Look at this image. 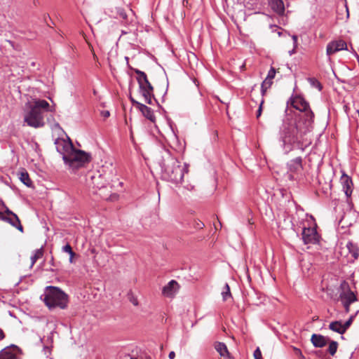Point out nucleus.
Here are the masks:
<instances>
[{
	"mask_svg": "<svg viewBox=\"0 0 359 359\" xmlns=\"http://www.w3.org/2000/svg\"><path fill=\"white\" fill-rule=\"evenodd\" d=\"M313 118V112H309L305 120L287 118L283 121L280 128L279 140L285 152L290 151L294 146L302 150L309 146L311 141L306 135L312 128Z\"/></svg>",
	"mask_w": 359,
	"mask_h": 359,
	"instance_id": "obj_1",
	"label": "nucleus"
},
{
	"mask_svg": "<svg viewBox=\"0 0 359 359\" xmlns=\"http://www.w3.org/2000/svg\"><path fill=\"white\" fill-rule=\"evenodd\" d=\"M161 166L162 178L175 184H180L183 180L184 173L188 172L187 165H181L177 159L168 152L163 156Z\"/></svg>",
	"mask_w": 359,
	"mask_h": 359,
	"instance_id": "obj_2",
	"label": "nucleus"
},
{
	"mask_svg": "<svg viewBox=\"0 0 359 359\" xmlns=\"http://www.w3.org/2000/svg\"><path fill=\"white\" fill-rule=\"evenodd\" d=\"M50 105L45 100H34L29 111L24 116V121L30 127L41 128L45 125L43 112L49 111Z\"/></svg>",
	"mask_w": 359,
	"mask_h": 359,
	"instance_id": "obj_3",
	"label": "nucleus"
},
{
	"mask_svg": "<svg viewBox=\"0 0 359 359\" xmlns=\"http://www.w3.org/2000/svg\"><path fill=\"white\" fill-rule=\"evenodd\" d=\"M41 298L49 309H65L69 303L68 295L60 288L55 286H47Z\"/></svg>",
	"mask_w": 359,
	"mask_h": 359,
	"instance_id": "obj_4",
	"label": "nucleus"
},
{
	"mask_svg": "<svg viewBox=\"0 0 359 359\" xmlns=\"http://www.w3.org/2000/svg\"><path fill=\"white\" fill-rule=\"evenodd\" d=\"M134 72L137 75V81L139 85L140 93L144 99L145 102L149 104H153L156 102L154 95V87L149 81L147 74L137 69Z\"/></svg>",
	"mask_w": 359,
	"mask_h": 359,
	"instance_id": "obj_5",
	"label": "nucleus"
},
{
	"mask_svg": "<svg viewBox=\"0 0 359 359\" xmlns=\"http://www.w3.org/2000/svg\"><path fill=\"white\" fill-rule=\"evenodd\" d=\"M92 160L90 153L76 149V148L65 158V163L73 170H77L85 167Z\"/></svg>",
	"mask_w": 359,
	"mask_h": 359,
	"instance_id": "obj_6",
	"label": "nucleus"
},
{
	"mask_svg": "<svg viewBox=\"0 0 359 359\" xmlns=\"http://www.w3.org/2000/svg\"><path fill=\"white\" fill-rule=\"evenodd\" d=\"M340 287L341 291L339 293V299L343 305L345 312L348 313L350 311V305L358 302V299L347 282L343 281Z\"/></svg>",
	"mask_w": 359,
	"mask_h": 359,
	"instance_id": "obj_7",
	"label": "nucleus"
},
{
	"mask_svg": "<svg viewBox=\"0 0 359 359\" xmlns=\"http://www.w3.org/2000/svg\"><path fill=\"white\" fill-rule=\"evenodd\" d=\"M287 103H290L294 108L299 111L294 118L299 119L301 118L302 120H305L307 117V114L313 112L310 109L309 102L302 96L296 95L294 97H291Z\"/></svg>",
	"mask_w": 359,
	"mask_h": 359,
	"instance_id": "obj_8",
	"label": "nucleus"
},
{
	"mask_svg": "<svg viewBox=\"0 0 359 359\" xmlns=\"http://www.w3.org/2000/svg\"><path fill=\"white\" fill-rule=\"evenodd\" d=\"M55 146L57 151L62 155V159L65 161V158L67 157L75 149L72 143L69 141L67 142L64 139H57L55 140Z\"/></svg>",
	"mask_w": 359,
	"mask_h": 359,
	"instance_id": "obj_9",
	"label": "nucleus"
},
{
	"mask_svg": "<svg viewBox=\"0 0 359 359\" xmlns=\"http://www.w3.org/2000/svg\"><path fill=\"white\" fill-rule=\"evenodd\" d=\"M320 236L315 228H304L302 239L304 244H316L319 242Z\"/></svg>",
	"mask_w": 359,
	"mask_h": 359,
	"instance_id": "obj_10",
	"label": "nucleus"
},
{
	"mask_svg": "<svg viewBox=\"0 0 359 359\" xmlns=\"http://www.w3.org/2000/svg\"><path fill=\"white\" fill-rule=\"evenodd\" d=\"M342 50H347V44L345 41L341 39L332 41L327 45L326 54L330 57V55Z\"/></svg>",
	"mask_w": 359,
	"mask_h": 359,
	"instance_id": "obj_11",
	"label": "nucleus"
},
{
	"mask_svg": "<svg viewBox=\"0 0 359 359\" xmlns=\"http://www.w3.org/2000/svg\"><path fill=\"white\" fill-rule=\"evenodd\" d=\"M340 182L342 185L343 191L348 201L353 192V184L352 180L350 177L344 173L341 177Z\"/></svg>",
	"mask_w": 359,
	"mask_h": 359,
	"instance_id": "obj_12",
	"label": "nucleus"
},
{
	"mask_svg": "<svg viewBox=\"0 0 359 359\" xmlns=\"http://www.w3.org/2000/svg\"><path fill=\"white\" fill-rule=\"evenodd\" d=\"M179 288L178 283L175 280H172L163 287L162 293L165 297H173Z\"/></svg>",
	"mask_w": 359,
	"mask_h": 359,
	"instance_id": "obj_13",
	"label": "nucleus"
},
{
	"mask_svg": "<svg viewBox=\"0 0 359 359\" xmlns=\"http://www.w3.org/2000/svg\"><path fill=\"white\" fill-rule=\"evenodd\" d=\"M19 350V348L15 345L7 346L1 351V357L2 359H17Z\"/></svg>",
	"mask_w": 359,
	"mask_h": 359,
	"instance_id": "obj_14",
	"label": "nucleus"
},
{
	"mask_svg": "<svg viewBox=\"0 0 359 359\" xmlns=\"http://www.w3.org/2000/svg\"><path fill=\"white\" fill-rule=\"evenodd\" d=\"M135 106L147 119L152 122L155 121L156 117L154 114L153 110L150 107L139 102H135Z\"/></svg>",
	"mask_w": 359,
	"mask_h": 359,
	"instance_id": "obj_15",
	"label": "nucleus"
},
{
	"mask_svg": "<svg viewBox=\"0 0 359 359\" xmlns=\"http://www.w3.org/2000/svg\"><path fill=\"white\" fill-rule=\"evenodd\" d=\"M287 165L288 169L291 172L298 173L303 169L302 158L301 157H297L292 159L288 163Z\"/></svg>",
	"mask_w": 359,
	"mask_h": 359,
	"instance_id": "obj_16",
	"label": "nucleus"
},
{
	"mask_svg": "<svg viewBox=\"0 0 359 359\" xmlns=\"http://www.w3.org/2000/svg\"><path fill=\"white\" fill-rule=\"evenodd\" d=\"M330 340L328 337H325L321 334H313L311 336V341L313 345L317 348L324 347Z\"/></svg>",
	"mask_w": 359,
	"mask_h": 359,
	"instance_id": "obj_17",
	"label": "nucleus"
},
{
	"mask_svg": "<svg viewBox=\"0 0 359 359\" xmlns=\"http://www.w3.org/2000/svg\"><path fill=\"white\" fill-rule=\"evenodd\" d=\"M214 346L221 357H223L224 359H233L224 343L217 341L215 344Z\"/></svg>",
	"mask_w": 359,
	"mask_h": 359,
	"instance_id": "obj_18",
	"label": "nucleus"
},
{
	"mask_svg": "<svg viewBox=\"0 0 359 359\" xmlns=\"http://www.w3.org/2000/svg\"><path fill=\"white\" fill-rule=\"evenodd\" d=\"M5 222L9 223L13 226L15 227L20 231L23 232V226L20 223V220L16 214H13L9 216H6L4 220Z\"/></svg>",
	"mask_w": 359,
	"mask_h": 359,
	"instance_id": "obj_19",
	"label": "nucleus"
},
{
	"mask_svg": "<svg viewBox=\"0 0 359 359\" xmlns=\"http://www.w3.org/2000/svg\"><path fill=\"white\" fill-rule=\"evenodd\" d=\"M329 329L340 334H343L346 332L343 324L340 320H335L331 322L329 325Z\"/></svg>",
	"mask_w": 359,
	"mask_h": 359,
	"instance_id": "obj_20",
	"label": "nucleus"
},
{
	"mask_svg": "<svg viewBox=\"0 0 359 359\" xmlns=\"http://www.w3.org/2000/svg\"><path fill=\"white\" fill-rule=\"evenodd\" d=\"M271 8L278 14H283L285 11L284 4L282 0H272L271 3Z\"/></svg>",
	"mask_w": 359,
	"mask_h": 359,
	"instance_id": "obj_21",
	"label": "nucleus"
},
{
	"mask_svg": "<svg viewBox=\"0 0 359 359\" xmlns=\"http://www.w3.org/2000/svg\"><path fill=\"white\" fill-rule=\"evenodd\" d=\"M43 256V248L41 247L39 249L34 251L33 255L31 257V267L34 266L36 262Z\"/></svg>",
	"mask_w": 359,
	"mask_h": 359,
	"instance_id": "obj_22",
	"label": "nucleus"
},
{
	"mask_svg": "<svg viewBox=\"0 0 359 359\" xmlns=\"http://www.w3.org/2000/svg\"><path fill=\"white\" fill-rule=\"evenodd\" d=\"M20 181L25 184L27 187H30L32 185V182L29 178V176L26 171L21 172L20 174Z\"/></svg>",
	"mask_w": 359,
	"mask_h": 359,
	"instance_id": "obj_23",
	"label": "nucleus"
},
{
	"mask_svg": "<svg viewBox=\"0 0 359 359\" xmlns=\"http://www.w3.org/2000/svg\"><path fill=\"white\" fill-rule=\"evenodd\" d=\"M346 247L353 257L355 259H357L359 256V249L351 242H348L346 245Z\"/></svg>",
	"mask_w": 359,
	"mask_h": 359,
	"instance_id": "obj_24",
	"label": "nucleus"
},
{
	"mask_svg": "<svg viewBox=\"0 0 359 359\" xmlns=\"http://www.w3.org/2000/svg\"><path fill=\"white\" fill-rule=\"evenodd\" d=\"M223 301H226L228 299L231 298V293L230 291V287L228 283H226L224 286L223 290L222 292Z\"/></svg>",
	"mask_w": 359,
	"mask_h": 359,
	"instance_id": "obj_25",
	"label": "nucleus"
},
{
	"mask_svg": "<svg viewBox=\"0 0 359 359\" xmlns=\"http://www.w3.org/2000/svg\"><path fill=\"white\" fill-rule=\"evenodd\" d=\"M272 80L273 79L266 78L265 80L262 82V86H261V91H262V95H264L265 94L267 89L271 87V86L272 85V83H273Z\"/></svg>",
	"mask_w": 359,
	"mask_h": 359,
	"instance_id": "obj_26",
	"label": "nucleus"
},
{
	"mask_svg": "<svg viewBox=\"0 0 359 359\" xmlns=\"http://www.w3.org/2000/svg\"><path fill=\"white\" fill-rule=\"evenodd\" d=\"M338 348V343L335 341H331L329 344L328 352L331 355H334Z\"/></svg>",
	"mask_w": 359,
	"mask_h": 359,
	"instance_id": "obj_27",
	"label": "nucleus"
},
{
	"mask_svg": "<svg viewBox=\"0 0 359 359\" xmlns=\"http://www.w3.org/2000/svg\"><path fill=\"white\" fill-rule=\"evenodd\" d=\"M358 313V311H357L355 315H351L349 317V318L343 324V326H344V327L346 331L350 327V326L353 323V320H354V318H355V316H356V314Z\"/></svg>",
	"mask_w": 359,
	"mask_h": 359,
	"instance_id": "obj_28",
	"label": "nucleus"
},
{
	"mask_svg": "<svg viewBox=\"0 0 359 359\" xmlns=\"http://www.w3.org/2000/svg\"><path fill=\"white\" fill-rule=\"evenodd\" d=\"M276 76V69L273 67H271L268 72L266 78L273 79Z\"/></svg>",
	"mask_w": 359,
	"mask_h": 359,
	"instance_id": "obj_29",
	"label": "nucleus"
},
{
	"mask_svg": "<svg viewBox=\"0 0 359 359\" xmlns=\"http://www.w3.org/2000/svg\"><path fill=\"white\" fill-rule=\"evenodd\" d=\"M253 355H254L255 359H262V352H261L259 348H257L255 349Z\"/></svg>",
	"mask_w": 359,
	"mask_h": 359,
	"instance_id": "obj_30",
	"label": "nucleus"
},
{
	"mask_svg": "<svg viewBox=\"0 0 359 359\" xmlns=\"http://www.w3.org/2000/svg\"><path fill=\"white\" fill-rule=\"evenodd\" d=\"M62 250L69 254L72 251V248L69 244H67L62 248Z\"/></svg>",
	"mask_w": 359,
	"mask_h": 359,
	"instance_id": "obj_31",
	"label": "nucleus"
},
{
	"mask_svg": "<svg viewBox=\"0 0 359 359\" xmlns=\"http://www.w3.org/2000/svg\"><path fill=\"white\" fill-rule=\"evenodd\" d=\"M50 351H51V350L48 346H45L43 349V353L44 355H46L47 358L50 354Z\"/></svg>",
	"mask_w": 359,
	"mask_h": 359,
	"instance_id": "obj_32",
	"label": "nucleus"
},
{
	"mask_svg": "<svg viewBox=\"0 0 359 359\" xmlns=\"http://www.w3.org/2000/svg\"><path fill=\"white\" fill-rule=\"evenodd\" d=\"M263 103H264V101L262 100V101L261 102V103H260V104H259V109H258V110H257V115H256V116H257V118H259V117L261 116V114H262V104H263Z\"/></svg>",
	"mask_w": 359,
	"mask_h": 359,
	"instance_id": "obj_33",
	"label": "nucleus"
},
{
	"mask_svg": "<svg viewBox=\"0 0 359 359\" xmlns=\"http://www.w3.org/2000/svg\"><path fill=\"white\" fill-rule=\"evenodd\" d=\"M2 205L5 208V213L6 214V216H9V215L14 214V212H13L7 207L5 206L4 203H2Z\"/></svg>",
	"mask_w": 359,
	"mask_h": 359,
	"instance_id": "obj_34",
	"label": "nucleus"
},
{
	"mask_svg": "<svg viewBox=\"0 0 359 359\" xmlns=\"http://www.w3.org/2000/svg\"><path fill=\"white\" fill-rule=\"evenodd\" d=\"M118 14H119L120 17H121L123 19H126L127 18V15L123 9H121L118 11Z\"/></svg>",
	"mask_w": 359,
	"mask_h": 359,
	"instance_id": "obj_35",
	"label": "nucleus"
},
{
	"mask_svg": "<svg viewBox=\"0 0 359 359\" xmlns=\"http://www.w3.org/2000/svg\"><path fill=\"white\" fill-rule=\"evenodd\" d=\"M101 114H102V116L104 118H108V117L109 116L110 113H109V111H102L101 112Z\"/></svg>",
	"mask_w": 359,
	"mask_h": 359,
	"instance_id": "obj_36",
	"label": "nucleus"
},
{
	"mask_svg": "<svg viewBox=\"0 0 359 359\" xmlns=\"http://www.w3.org/2000/svg\"><path fill=\"white\" fill-rule=\"evenodd\" d=\"M168 357L170 359H174L175 358V353L174 351L170 352Z\"/></svg>",
	"mask_w": 359,
	"mask_h": 359,
	"instance_id": "obj_37",
	"label": "nucleus"
},
{
	"mask_svg": "<svg viewBox=\"0 0 359 359\" xmlns=\"http://www.w3.org/2000/svg\"><path fill=\"white\" fill-rule=\"evenodd\" d=\"M4 337H5L4 332L1 329H0V340H2L3 339H4Z\"/></svg>",
	"mask_w": 359,
	"mask_h": 359,
	"instance_id": "obj_38",
	"label": "nucleus"
},
{
	"mask_svg": "<svg viewBox=\"0 0 359 359\" xmlns=\"http://www.w3.org/2000/svg\"><path fill=\"white\" fill-rule=\"evenodd\" d=\"M292 39H293V41H294V46H297V36L296 35H293L292 36Z\"/></svg>",
	"mask_w": 359,
	"mask_h": 359,
	"instance_id": "obj_39",
	"label": "nucleus"
},
{
	"mask_svg": "<svg viewBox=\"0 0 359 359\" xmlns=\"http://www.w3.org/2000/svg\"><path fill=\"white\" fill-rule=\"evenodd\" d=\"M4 218H5V215L0 211V220H4Z\"/></svg>",
	"mask_w": 359,
	"mask_h": 359,
	"instance_id": "obj_40",
	"label": "nucleus"
},
{
	"mask_svg": "<svg viewBox=\"0 0 359 359\" xmlns=\"http://www.w3.org/2000/svg\"><path fill=\"white\" fill-rule=\"evenodd\" d=\"M69 255H70V257H74L76 255V254H75V252L72 250V251L69 253Z\"/></svg>",
	"mask_w": 359,
	"mask_h": 359,
	"instance_id": "obj_41",
	"label": "nucleus"
},
{
	"mask_svg": "<svg viewBox=\"0 0 359 359\" xmlns=\"http://www.w3.org/2000/svg\"><path fill=\"white\" fill-rule=\"evenodd\" d=\"M133 304L135 306H137L138 304V302H137V299H134L132 301Z\"/></svg>",
	"mask_w": 359,
	"mask_h": 359,
	"instance_id": "obj_42",
	"label": "nucleus"
},
{
	"mask_svg": "<svg viewBox=\"0 0 359 359\" xmlns=\"http://www.w3.org/2000/svg\"><path fill=\"white\" fill-rule=\"evenodd\" d=\"M198 226L199 228H203L204 226V224L203 223H201V224H198Z\"/></svg>",
	"mask_w": 359,
	"mask_h": 359,
	"instance_id": "obj_43",
	"label": "nucleus"
},
{
	"mask_svg": "<svg viewBox=\"0 0 359 359\" xmlns=\"http://www.w3.org/2000/svg\"><path fill=\"white\" fill-rule=\"evenodd\" d=\"M294 53V49L289 52L290 55H292Z\"/></svg>",
	"mask_w": 359,
	"mask_h": 359,
	"instance_id": "obj_44",
	"label": "nucleus"
},
{
	"mask_svg": "<svg viewBox=\"0 0 359 359\" xmlns=\"http://www.w3.org/2000/svg\"><path fill=\"white\" fill-rule=\"evenodd\" d=\"M130 100H131V101H132L133 104L134 105H135V102H136V101H135L134 99H133V98H130Z\"/></svg>",
	"mask_w": 359,
	"mask_h": 359,
	"instance_id": "obj_45",
	"label": "nucleus"
},
{
	"mask_svg": "<svg viewBox=\"0 0 359 359\" xmlns=\"http://www.w3.org/2000/svg\"><path fill=\"white\" fill-rule=\"evenodd\" d=\"M69 262H70L71 263H72V262H73V257H69Z\"/></svg>",
	"mask_w": 359,
	"mask_h": 359,
	"instance_id": "obj_46",
	"label": "nucleus"
},
{
	"mask_svg": "<svg viewBox=\"0 0 359 359\" xmlns=\"http://www.w3.org/2000/svg\"><path fill=\"white\" fill-rule=\"evenodd\" d=\"M126 60L127 61H128V57H126Z\"/></svg>",
	"mask_w": 359,
	"mask_h": 359,
	"instance_id": "obj_47",
	"label": "nucleus"
},
{
	"mask_svg": "<svg viewBox=\"0 0 359 359\" xmlns=\"http://www.w3.org/2000/svg\"><path fill=\"white\" fill-rule=\"evenodd\" d=\"M130 359H137V358H131Z\"/></svg>",
	"mask_w": 359,
	"mask_h": 359,
	"instance_id": "obj_48",
	"label": "nucleus"
}]
</instances>
